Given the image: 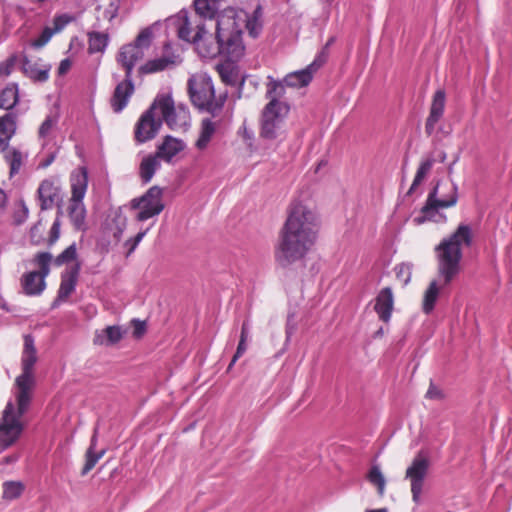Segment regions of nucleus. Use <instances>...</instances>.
<instances>
[{
  "instance_id": "1",
  "label": "nucleus",
  "mask_w": 512,
  "mask_h": 512,
  "mask_svg": "<svg viewBox=\"0 0 512 512\" xmlns=\"http://www.w3.org/2000/svg\"><path fill=\"white\" fill-rule=\"evenodd\" d=\"M220 1L194 0L195 11L200 18L199 22L195 21V27L185 10L167 18L165 23L180 39L194 43L202 58L222 56L235 62L244 52L241 23L245 22L251 37H258L262 31V8L257 6L251 15L231 7L218 12Z\"/></svg>"
},
{
  "instance_id": "2",
  "label": "nucleus",
  "mask_w": 512,
  "mask_h": 512,
  "mask_svg": "<svg viewBox=\"0 0 512 512\" xmlns=\"http://www.w3.org/2000/svg\"><path fill=\"white\" fill-rule=\"evenodd\" d=\"M37 361L34 339L31 335L24 336L22 353V373L16 378L15 402L9 401L0 420V451L12 446L21 436L24 425L22 416L28 411L35 385L33 367Z\"/></svg>"
},
{
  "instance_id": "3",
  "label": "nucleus",
  "mask_w": 512,
  "mask_h": 512,
  "mask_svg": "<svg viewBox=\"0 0 512 512\" xmlns=\"http://www.w3.org/2000/svg\"><path fill=\"white\" fill-rule=\"evenodd\" d=\"M317 233L316 213L302 203H293L275 250L277 263L287 267L304 258L313 247Z\"/></svg>"
},
{
  "instance_id": "4",
  "label": "nucleus",
  "mask_w": 512,
  "mask_h": 512,
  "mask_svg": "<svg viewBox=\"0 0 512 512\" xmlns=\"http://www.w3.org/2000/svg\"><path fill=\"white\" fill-rule=\"evenodd\" d=\"M473 243L472 228L461 223L447 238L441 240L436 247L438 274L443 277L444 284H450L460 272V262L463 257L462 249Z\"/></svg>"
},
{
  "instance_id": "5",
  "label": "nucleus",
  "mask_w": 512,
  "mask_h": 512,
  "mask_svg": "<svg viewBox=\"0 0 512 512\" xmlns=\"http://www.w3.org/2000/svg\"><path fill=\"white\" fill-rule=\"evenodd\" d=\"M188 92L192 103L200 110L219 115L227 99V92L215 95L213 82L207 74H195L188 80Z\"/></svg>"
},
{
  "instance_id": "6",
  "label": "nucleus",
  "mask_w": 512,
  "mask_h": 512,
  "mask_svg": "<svg viewBox=\"0 0 512 512\" xmlns=\"http://www.w3.org/2000/svg\"><path fill=\"white\" fill-rule=\"evenodd\" d=\"M458 200V186L455 183L438 182L429 192L421 213L422 217L417 218L418 223L433 221L436 223L446 222V216L439 213V209L455 206Z\"/></svg>"
},
{
  "instance_id": "7",
  "label": "nucleus",
  "mask_w": 512,
  "mask_h": 512,
  "mask_svg": "<svg viewBox=\"0 0 512 512\" xmlns=\"http://www.w3.org/2000/svg\"><path fill=\"white\" fill-rule=\"evenodd\" d=\"M157 25L158 23H154L152 26L144 28L133 42L125 44L119 49L116 61L124 73L133 76L134 67L144 57L145 50L149 48L153 37L152 30Z\"/></svg>"
},
{
  "instance_id": "8",
  "label": "nucleus",
  "mask_w": 512,
  "mask_h": 512,
  "mask_svg": "<svg viewBox=\"0 0 512 512\" xmlns=\"http://www.w3.org/2000/svg\"><path fill=\"white\" fill-rule=\"evenodd\" d=\"M71 198L69 201V217L78 230L82 229L86 218V208L83 199L88 187V174L85 168L73 171L70 176Z\"/></svg>"
},
{
  "instance_id": "9",
  "label": "nucleus",
  "mask_w": 512,
  "mask_h": 512,
  "mask_svg": "<svg viewBox=\"0 0 512 512\" xmlns=\"http://www.w3.org/2000/svg\"><path fill=\"white\" fill-rule=\"evenodd\" d=\"M156 105L162 118L172 130L187 129L190 126V112L184 105L175 106L170 96L158 97Z\"/></svg>"
},
{
  "instance_id": "10",
  "label": "nucleus",
  "mask_w": 512,
  "mask_h": 512,
  "mask_svg": "<svg viewBox=\"0 0 512 512\" xmlns=\"http://www.w3.org/2000/svg\"><path fill=\"white\" fill-rule=\"evenodd\" d=\"M131 207L139 210L136 219L141 222L160 214L164 209L162 189L151 187L142 197L133 199Z\"/></svg>"
},
{
  "instance_id": "11",
  "label": "nucleus",
  "mask_w": 512,
  "mask_h": 512,
  "mask_svg": "<svg viewBox=\"0 0 512 512\" xmlns=\"http://www.w3.org/2000/svg\"><path fill=\"white\" fill-rule=\"evenodd\" d=\"M162 118L160 117L156 101L140 116L135 129L134 136L137 143H145L159 133L162 126Z\"/></svg>"
},
{
  "instance_id": "12",
  "label": "nucleus",
  "mask_w": 512,
  "mask_h": 512,
  "mask_svg": "<svg viewBox=\"0 0 512 512\" xmlns=\"http://www.w3.org/2000/svg\"><path fill=\"white\" fill-rule=\"evenodd\" d=\"M113 80L116 85L110 98V105L115 113H120L127 107L130 98L134 94L135 85L133 76L127 73H124L123 78L119 74L114 73Z\"/></svg>"
},
{
  "instance_id": "13",
  "label": "nucleus",
  "mask_w": 512,
  "mask_h": 512,
  "mask_svg": "<svg viewBox=\"0 0 512 512\" xmlns=\"http://www.w3.org/2000/svg\"><path fill=\"white\" fill-rule=\"evenodd\" d=\"M428 468V459L421 454H418L406 470V478L410 479L412 498L414 502H418L420 499Z\"/></svg>"
},
{
  "instance_id": "14",
  "label": "nucleus",
  "mask_w": 512,
  "mask_h": 512,
  "mask_svg": "<svg viewBox=\"0 0 512 512\" xmlns=\"http://www.w3.org/2000/svg\"><path fill=\"white\" fill-rule=\"evenodd\" d=\"M327 57L325 49L315 58V60L305 69L289 73L284 78V84L288 87H304L307 86L316 72L325 62Z\"/></svg>"
},
{
  "instance_id": "15",
  "label": "nucleus",
  "mask_w": 512,
  "mask_h": 512,
  "mask_svg": "<svg viewBox=\"0 0 512 512\" xmlns=\"http://www.w3.org/2000/svg\"><path fill=\"white\" fill-rule=\"evenodd\" d=\"M21 72L35 83H45L49 79L51 65L45 63L42 59L31 60L27 55L20 57Z\"/></svg>"
},
{
  "instance_id": "16",
  "label": "nucleus",
  "mask_w": 512,
  "mask_h": 512,
  "mask_svg": "<svg viewBox=\"0 0 512 512\" xmlns=\"http://www.w3.org/2000/svg\"><path fill=\"white\" fill-rule=\"evenodd\" d=\"M80 272L78 263L68 267L61 275V282L57 292V297L52 303V307L56 308L65 302L69 296L75 291Z\"/></svg>"
},
{
  "instance_id": "17",
  "label": "nucleus",
  "mask_w": 512,
  "mask_h": 512,
  "mask_svg": "<svg viewBox=\"0 0 512 512\" xmlns=\"http://www.w3.org/2000/svg\"><path fill=\"white\" fill-rule=\"evenodd\" d=\"M182 62L180 55L171 52L170 43L164 45V53L161 57L147 61L140 67L142 74H152L164 71Z\"/></svg>"
},
{
  "instance_id": "18",
  "label": "nucleus",
  "mask_w": 512,
  "mask_h": 512,
  "mask_svg": "<svg viewBox=\"0 0 512 512\" xmlns=\"http://www.w3.org/2000/svg\"><path fill=\"white\" fill-rule=\"evenodd\" d=\"M282 110L264 108L262 114L261 136L268 140L277 139L280 135Z\"/></svg>"
},
{
  "instance_id": "19",
  "label": "nucleus",
  "mask_w": 512,
  "mask_h": 512,
  "mask_svg": "<svg viewBox=\"0 0 512 512\" xmlns=\"http://www.w3.org/2000/svg\"><path fill=\"white\" fill-rule=\"evenodd\" d=\"M446 103V94L444 90H437L433 96L430 107V113L426 120L425 132L427 135H432L435 131L436 124L444 114Z\"/></svg>"
},
{
  "instance_id": "20",
  "label": "nucleus",
  "mask_w": 512,
  "mask_h": 512,
  "mask_svg": "<svg viewBox=\"0 0 512 512\" xmlns=\"http://www.w3.org/2000/svg\"><path fill=\"white\" fill-rule=\"evenodd\" d=\"M394 307V296L390 287H385L378 293L374 310L381 321L388 323Z\"/></svg>"
},
{
  "instance_id": "21",
  "label": "nucleus",
  "mask_w": 512,
  "mask_h": 512,
  "mask_svg": "<svg viewBox=\"0 0 512 512\" xmlns=\"http://www.w3.org/2000/svg\"><path fill=\"white\" fill-rule=\"evenodd\" d=\"M60 192L59 186L50 179L43 180L37 190L41 210L53 208Z\"/></svg>"
},
{
  "instance_id": "22",
  "label": "nucleus",
  "mask_w": 512,
  "mask_h": 512,
  "mask_svg": "<svg viewBox=\"0 0 512 512\" xmlns=\"http://www.w3.org/2000/svg\"><path fill=\"white\" fill-rule=\"evenodd\" d=\"M45 277L37 271H30L21 277L23 292L28 296H39L46 288Z\"/></svg>"
},
{
  "instance_id": "23",
  "label": "nucleus",
  "mask_w": 512,
  "mask_h": 512,
  "mask_svg": "<svg viewBox=\"0 0 512 512\" xmlns=\"http://www.w3.org/2000/svg\"><path fill=\"white\" fill-rule=\"evenodd\" d=\"M185 143L170 135L166 136L163 142L157 147L156 154L160 159L170 162L173 157L185 149Z\"/></svg>"
},
{
  "instance_id": "24",
  "label": "nucleus",
  "mask_w": 512,
  "mask_h": 512,
  "mask_svg": "<svg viewBox=\"0 0 512 512\" xmlns=\"http://www.w3.org/2000/svg\"><path fill=\"white\" fill-rule=\"evenodd\" d=\"M269 82L267 84V92L266 97L270 100L269 103L265 106V108H268V111L270 109H278L283 110L284 105L282 102L279 101V99L284 95L285 93V87H284V81H276L272 77H268Z\"/></svg>"
},
{
  "instance_id": "25",
  "label": "nucleus",
  "mask_w": 512,
  "mask_h": 512,
  "mask_svg": "<svg viewBox=\"0 0 512 512\" xmlns=\"http://www.w3.org/2000/svg\"><path fill=\"white\" fill-rule=\"evenodd\" d=\"M219 121H212L211 118H204L201 122L199 137L195 143L198 150H205L213 138Z\"/></svg>"
},
{
  "instance_id": "26",
  "label": "nucleus",
  "mask_w": 512,
  "mask_h": 512,
  "mask_svg": "<svg viewBox=\"0 0 512 512\" xmlns=\"http://www.w3.org/2000/svg\"><path fill=\"white\" fill-rule=\"evenodd\" d=\"M439 277L441 284L439 285L437 280H433L424 293L422 309L425 314H430L434 310L440 290L448 285L444 284L443 277L440 275Z\"/></svg>"
},
{
  "instance_id": "27",
  "label": "nucleus",
  "mask_w": 512,
  "mask_h": 512,
  "mask_svg": "<svg viewBox=\"0 0 512 512\" xmlns=\"http://www.w3.org/2000/svg\"><path fill=\"white\" fill-rule=\"evenodd\" d=\"M160 166V157L156 153L145 156L139 167V174L143 183H149Z\"/></svg>"
},
{
  "instance_id": "28",
  "label": "nucleus",
  "mask_w": 512,
  "mask_h": 512,
  "mask_svg": "<svg viewBox=\"0 0 512 512\" xmlns=\"http://www.w3.org/2000/svg\"><path fill=\"white\" fill-rule=\"evenodd\" d=\"M119 0H98L96 7V20L112 21L118 14Z\"/></svg>"
},
{
  "instance_id": "29",
  "label": "nucleus",
  "mask_w": 512,
  "mask_h": 512,
  "mask_svg": "<svg viewBox=\"0 0 512 512\" xmlns=\"http://www.w3.org/2000/svg\"><path fill=\"white\" fill-rule=\"evenodd\" d=\"M19 100V87L15 82L7 84L0 92V108L12 109Z\"/></svg>"
},
{
  "instance_id": "30",
  "label": "nucleus",
  "mask_w": 512,
  "mask_h": 512,
  "mask_svg": "<svg viewBox=\"0 0 512 512\" xmlns=\"http://www.w3.org/2000/svg\"><path fill=\"white\" fill-rule=\"evenodd\" d=\"M97 432H98L97 428H95L94 434H93V436L91 438L90 446H89V448L86 451V461H85V465H84V467L82 469V472H81L82 475H86L89 471H91L95 467L97 462L105 454V450L104 449L100 450L99 452L95 451L96 444H97Z\"/></svg>"
},
{
  "instance_id": "31",
  "label": "nucleus",
  "mask_w": 512,
  "mask_h": 512,
  "mask_svg": "<svg viewBox=\"0 0 512 512\" xmlns=\"http://www.w3.org/2000/svg\"><path fill=\"white\" fill-rule=\"evenodd\" d=\"M66 23L67 21L62 22L61 16L57 17L55 19V28L52 29L50 27H45L37 38L30 41V46L34 49H41L51 40L52 36L56 32L60 31L64 27Z\"/></svg>"
},
{
  "instance_id": "32",
  "label": "nucleus",
  "mask_w": 512,
  "mask_h": 512,
  "mask_svg": "<svg viewBox=\"0 0 512 512\" xmlns=\"http://www.w3.org/2000/svg\"><path fill=\"white\" fill-rule=\"evenodd\" d=\"M17 114L15 112H8L0 117V136L6 139H12L17 129Z\"/></svg>"
},
{
  "instance_id": "33",
  "label": "nucleus",
  "mask_w": 512,
  "mask_h": 512,
  "mask_svg": "<svg viewBox=\"0 0 512 512\" xmlns=\"http://www.w3.org/2000/svg\"><path fill=\"white\" fill-rule=\"evenodd\" d=\"M88 50H89V53H99V52H104L107 45H108V42H109V37H108V34L107 33H103V32H90L88 34Z\"/></svg>"
},
{
  "instance_id": "34",
  "label": "nucleus",
  "mask_w": 512,
  "mask_h": 512,
  "mask_svg": "<svg viewBox=\"0 0 512 512\" xmlns=\"http://www.w3.org/2000/svg\"><path fill=\"white\" fill-rule=\"evenodd\" d=\"M436 159L429 156L426 159H423L417 169L416 175L414 177V180L412 182V185L408 191V194H412L413 191L421 184V182L424 180L426 175L430 172L432 169Z\"/></svg>"
},
{
  "instance_id": "35",
  "label": "nucleus",
  "mask_w": 512,
  "mask_h": 512,
  "mask_svg": "<svg viewBox=\"0 0 512 512\" xmlns=\"http://www.w3.org/2000/svg\"><path fill=\"white\" fill-rule=\"evenodd\" d=\"M58 121L59 117L57 114H49L46 116V118L40 125L38 130V137L39 140L42 142L43 147L46 145L47 139L51 135L56 125L58 124Z\"/></svg>"
},
{
  "instance_id": "36",
  "label": "nucleus",
  "mask_w": 512,
  "mask_h": 512,
  "mask_svg": "<svg viewBox=\"0 0 512 512\" xmlns=\"http://www.w3.org/2000/svg\"><path fill=\"white\" fill-rule=\"evenodd\" d=\"M4 158L10 167V177L18 174L23 165V155L21 151L16 148H11L7 151Z\"/></svg>"
},
{
  "instance_id": "37",
  "label": "nucleus",
  "mask_w": 512,
  "mask_h": 512,
  "mask_svg": "<svg viewBox=\"0 0 512 512\" xmlns=\"http://www.w3.org/2000/svg\"><path fill=\"white\" fill-rule=\"evenodd\" d=\"M2 487V497L5 500H14L19 498L25 489L24 484L20 481H5Z\"/></svg>"
},
{
  "instance_id": "38",
  "label": "nucleus",
  "mask_w": 512,
  "mask_h": 512,
  "mask_svg": "<svg viewBox=\"0 0 512 512\" xmlns=\"http://www.w3.org/2000/svg\"><path fill=\"white\" fill-rule=\"evenodd\" d=\"M368 481L377 487L378 494L384 495L386 480L378 465H373L367 475Z\"/></svg>"
},
{
  "instance_id": "39",
  "label": "nucleus",
  "mask_w": 512,
  "mask_h": 512,
  "mask_svg": "<svg viewBox=\"0 0 512 512\" xmlns=\"http://www.w3.org/2000/svg\"><path fill=\"white\" fill-rule=\"evenodd\" d=\"M52 261V254L49 252H39L34 257V263L39 267L38 273L43 277H47L50 273V263Z\"/></svg>"
},
{
  "instance_id": "40",
  "label": "nucleus",
  "mask_w": 512,
  "mask_h": 512,
  "mask_svg": "<svg viewBox=\"0 0 512 512\" xmlns=\"http://www.w3.org/2000/svg\"><path fill=\"white\" fill-rule=\"evenodd\" d=\"M76 255V244L73 243L55 258L54 263L56 266H62L73 261L76 258Z\"/></svg>"
},
{
  "instance_id": "41",
  "label": "nucleus",
  "mask_w": 512,
  "mask_h": 512,
  "mask_svg": "<svg viewBox=\"0 0 512 512\" xmlns=\"http://www.w3.org/2000/svg\"><path fill=\"white\" fill-rule=\"evenodd\" d=\"M396 278L402 282V284L405 286L407 285L411 280L412 275V265L409 263H401L395 266L394 268Z\"/></svg>"
},
{
  "instance_id": "42",
  "label": "nucleus",
  "mask_w": 512,
  "mask_h": 512,
  "mask_svg": "<svg viewBox=\"0 0 512 512\" xmlns=\"http://www.w3.org/2000/svg\"><path fill=\"white\" fill-rule=\"evenodd\" d=\"M19 60L20 59L17 54H12L6 60L1 61L0 62V78L10 76Z\"/></svg>"
},
{
  "instance_id": "43",
  "label": "nucleus",
  "mask_w": 512,
  "mask_h": 512,
  "mask_svg": "<svg viewBox=\"0 0 512 512\" xmlns=\"http://www.w3.org/2000/svg\"><path fill=\"white\" fill-rule=\"evenodd\" d=\"M105 334L109 343L114 344L122 338V333L119 327L109 326L105 329Z\"/></svg>"
},
{
  "instance_id": "44",
  "label": "nucleus",
  "mask_w": 512,
  "mask_h": 512,
  "mask_svg": "<svg viewBox=\"0 0 512 512\" xmlns=\"http://www.w3.org/2000/svg\"><path fill=\"white\" fill-rule=\"evenodd\" d=\"M28 215H29V210H28L27 206L22 202L20 209H18L14 212L13 218H14L15 224L20 225V224L24 223L27 220Z\"/></svg>"
},
{
  "instance_id": "45",
  "label": "nucleus",
  "mask_w": 512,
  "mask_h": 512,
  "mask_svg": "<svg viewBox=\"0 0 512 512\" xmlns=\"http://www.w3.org/2000/svg\"><path fill=\"white\" fill-rule=\"evenodd\" d=\"M146 233H147V230L141 231V232L137 233V235L134 238L129 239L126 242V245L129 246V250H128L129 254L132 253L136 249V247L142 241V239L146 235Z\"/></svg>"
},
{
  "instance_id": "46",
  "label": "nucleus",
  "mask_w": 512,
  "mask_h": 512,
  "mask_svg": "<svg viewBox=\"0 0 512 512\" xmlns=\"http://www.w3.org/2000/svg\"><path fill=\"white\" fill-rule=\"evenodd\" d=\"M59 236H60V223L58 220H55L50 229L48 244L50 246L53 245L59 239Z\"/></svg>"
},
{
  "instance_id": "47",
  "label": "nucleus",
  "mask_w": 512,
  "mask_h": 512,
  "mask_svg": "<svg viewBox=\"0 0 512 512\" xmlns=\"http://www.w3.org/2000/svg\"><path fill=\"white\" fill-rule=\"evenodd\" d=\"M247 350V344L246 342H240L238 343V346H237V349H236V352L228 366V369H231L232 366L236 363V361L245 353V351Z\"/></svg>"
},
{
  "instance_id": "48",
  "label": "nucleus",
  "mask_w": 512,
  "mask_h": 512,
  "mask_svg": "<svg viewBox=\"0 0 512 512\" xmlns=\"http://www.w3.org/2000/svg\"><path fill=\"white\" fill-rule=\"evenodd\" d=\"M250 335V324L248 320L244 321L241 326L240 342H247Z\"/></svg>"
},
{
  "instance_id": "49",
  "label": "nucleus",
  "mask_w": 512,
  "mask_h": 512,
  "mask_svg": "<svg viewBox=\"0 0 512 512\" xmlns=\"http://www.w3.org/2000/svg\"><path fill=\"white\" fill-rule=\"evenodd\" d=\"M71 66V63L68 59H64L60 62L58 72L59 74H65Z\"/></svg>"
},
{
  "instance_id": "50",
  "label": "nucleus",
  "mask_w": 512,
  "mask_h": 512,
  "mask_svg": "<svg viewBox=\"0 0 512 512\" xmlns=\"http://www.w3.org/2000/svg\"><path fill=\"white\" fill-rule=\"evenodd\" d=\"M135 322V330L134 333L137 336H140L144 333L145 330V324L143 322H140L139 320H134Z\"/></svg>"
},
{
  "instance_id": "51",
  "label": "nucleus",
  "mask_w": 512,
  "mask_h": 512,
  "mask_svg": "<svg viewBox=\"0 0 512 512\" xmlns=\"http://www.w3.org/2000/svg\"><path fill=\"white\" fill-rule=\"evenodd\" d=\"M440 393L439 391L436 389L435 386H433L432 384L430 385L427 393H426V397L427 398H430V399H434V398H437L439 397Z\"/></svg>"
},
{
  "instance_id": "52",
  "label": "nucleus",
  "mask_w": 512,
  "mask_h": 512,
  "mask_svg": "<svg viewBox=\"0 0 512 512\" xmlns=\"http://www.w3.org/2000/svg\"><path fill=\"white\" fill-rule=\"evenodd\" d=\"M7 206V195L3 189L0 188V209L4 210Z\"/></svg>"
},
{
  "instance_id": "53",
  "label": "nucleus",
  "mask_w": 512,
  "mask_h": 512,
  "mask_svg": "<svg viewBox=\"0 0 512 512\" xmlns=\"http://www.w3.org/2000/svg\"><path fill=\"white\" fill-rule=\"evenodd\" d=\"M10 139H6L4 136H0V152H4L9 147Z\"/></svg>"
},
{
  "instance_id": "54",
  "label": "nucleus",
  "mask_w": 512,
  "mask_h": 512,
  "mask_svg": "<svg viewBox=\"0 0 512 512\" xmlns=\"http://www.w3.org/2000/svg\"><path fill=\"white\" fill-rule=\"evenodd\" d=\"M55 153L50 154L47 159L41 164L42 167H48L55 160Z\"/></svg>"
},
{
  "instance_id": "55",
  "label": "nucleus",
  "mask_w": 512,
  "mask_h": 512,
  "mask_svg": "<svg viewBox=\"0 0 512 512\" xmlns=\"http://www.w3.org/2000/svg\"><path fill=\"white\" fill-rule=\"evenodd\" d=\"M243 136L246 140H252L253 138V133L249 130H247L246 128H244L243 130Z\"/></svg>"
},
{
  "instance_id": "56",
  "label": "nucleus",
  "mask_w": 512,
  "mask_h": 512,
  "mask_svg": "<svg viewBox=\"0 0 512 512\" xmlns=\"http://www.w3.org/2000/svg\"><path fill=\"white\" fill-rule=\"evenodd\" d=\"M446 158H447L446 152L445 151H440L439 154H438L437 160L439 162L443 163V162H445Z\"/></svg>"
},
{
  "instance_id": "57",
  "label": "nucleus",
  "mask_w": 512,
  "mask_h": 512,
  "mask_svg": "<svg viewBox=\"0 0 512 512\" xmlns=\"http://www.w3.org/2000/svg\"><path fill=\"white\" fill-rule=\"evenodd\" d=\"M18 458H19L18 455L7 456L5 458V462L6 463H14V462H16L18 460Z\"/></svg>"
},
{
  "instance_id": "58",
  "label": "nucleus",
  "mask_w": 512,
  "mask_h": 512,
  "mask_svg": "<svg viewBox=\"0 0 512 512\" xmlns=\"http://www.w3.org/2000/svg\"><path fill=\"white\" fill-rule=\"evenodd\" d=\"M366 512H388L386 508H380V509H368Z\"/></svg>"
},
{
  "instance_id": "59",
  "label": "nucleus",
  "mask_w": 512,
  "mask_h": 512,
  "mask_svg": "<svg viewBox=\"0 0 512 512\" xmlns=\"http://www.w3.org/2000/svg\"><path fill=\"white\" fill-rule=\"evenodd\" d=\"M459 156H457L454 162L448 167V172L451 173L453 171V165L458 161Z\"/></svg>"
},
{
  "instance_id": "60",
  "label": "nucleus",
  "mask_w": 512,
  "mask_h": 512,
  "mask_svg": "<svg viewBox=\"0 0 512 512\" xmlns=\"http://www.w3.org/2000/svg\"><path fill=\"white\" fill-rule=\"evenodd\" d=\"M320 1L325 6H330L333 2V0H320Z\"/></svg>"
},
{
  "instance_id": "61",
  "label": "nucleus",
  "mask_w": 512,
  "mask_h": 512,
  "mask_svg": "<svg viewBox=\"0 0 512 512\" xmlns=\"http://www.w3.org/2000/svg\"><path fill=\"white\" fill-rule=\"evenodd\" d=\"M122 232H123V228H119L118 232H116V233L114 234V236H115L116 238H118V240H119V239H120V236H121V234H122Z\"/></svg>"
},
{
  "instance_id": "62",
  "label": "nucleus",
  "mask_w": 512,
  "mask_h": 512,
  "mask_svg": "<svg viewBox=\"0 0 512 512\" xmlns=\"http://www.w3.org/2000/svg\"><path fill=\"white\" fill-rule=\"evenodd\" d=\"M334 42V38H330L329 41L326 44V48L330 46Z\"/></svg>"
},
{
  "instance_id": "63",
  "label": "nucleus",
  "mask_w": 512,
  "mask_h": 512,
  "mask_svg": "<svg viewBox=\"0 0 512 512\" xmlns=\"http://www.w3.org/2000/svg\"><path fill=\"white\" fill-rule=\"evenodd\" d=\"M88 308H89V309H92V310H93V312H95V308H94V306H91V307H88Z\"/></svg>"
},
{
  "instance_id": "64",
  "label": "nucleus",
  "mask_w": 512,
  "mask_h": 512,
  "mask_svg": "<svg viewBox=\"0 0 512 512\" xmlns=\"http://www.w3.org/2000/svg\"><path fill=\"white\" fill-rule=\"evenodd\" d=\"M125 223H126V220H125V219H123V221H122V225H123V226H125Z\"/></svg>"
}]
</instances>
